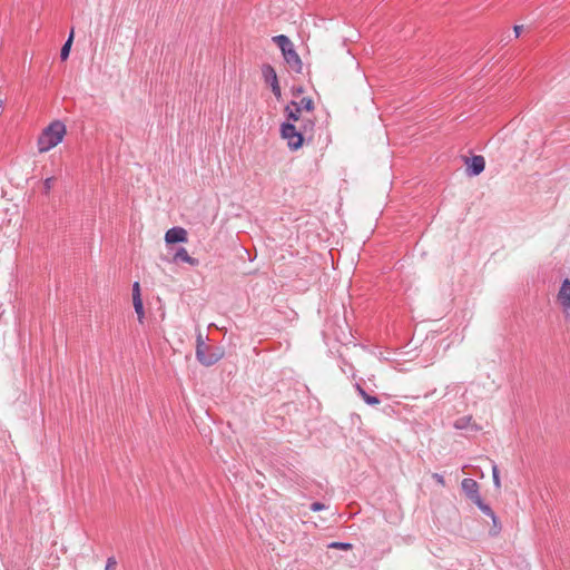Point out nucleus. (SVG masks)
Segmentation results:
<instances>
[{"instance_id":"1","label":"nucleus","mask_w":570,"mask_h":570,"mask_svg":"<svg viewBox=\"0 0 570 570\" xmlns=\"http://www.w3.org/2000/svg\"><path fill=\"white\" fill-rule=\"evenodd\" d=\"M67 134L66 125L60 120L50 122L39 135L37 140L38 151L48 153L58 146Z\"/></svg>"},{"instance_id":"2","label":"nucleus","mask_w":570,"mask_h":570,"mask_svg":"<svg viewBox=\"0 0 570 570\" xmlns=\"http://www.w3.org/2000/svg\"><path fill=\"white\" fill-rule=\"evenodd\" d=\"M314 121L306 119L305 122L297 128L294 124L285 122L281 127V136L287 141V146L292 150H297L303 146L304 136H313Z\"/></svg>"},{"instance_id":"3","label":"nucleus","mask_w":570,"mask_h":570,"mask_svg":"<svg viewBox=\"0 0 570 570\" xmlns=\"http://www.w3.org/2000/svg\"><path fill=\"white\" fill-rule=\"evenodd\" d=\"M273 41L277 43L282 50L284 59L289 68L295 72L301 73L303 71V62L298 53L295 51L293 42L284 35L275 36Z\"/></svg>"},{"instance_id":"4","label":"nucleus","mask_w":570,"mask_h":570,"mask_svg":"<svg viewBox=\"0 0 570 570\" xmlns=\"http://www.w3.org/2000/svg\"><path fill=\"white\" fill-rule=\"evenodd\" d=\"M206 348L203 335L199 333L197 336L196 357L202 364L209 366L216 363L222 357V354L207 355Z\"/></svg>"},{"instance_id":"5","label":"nucleus","mask_w":570,"mask_h":570,"mask_svg":"<svg viewBox=\"0 0 570 570\" xmlns=\"http://www.w3.org/2000/svg\"><path fill=\"white\" fill-rule=\"evenodd\" d=\"M262 73L265 82L271 86L273 94L279 100L282 97V91L278 85V79L275 69L269 65H265L262 69Z\"/></svg>"},{"instance_id":"6","label":"nucleus","mask_w":570,"mask_h":570,"mask_svg":"<svg viewBox=\"0 0 570 570\" xmlns=\"http://www.w3.org/2000/svg\"><path fill=\"white\" fill-rule=\"evenodd\" d=\"M557 299L562 306L564 315L570 317V279L566 278L562 282Z\"/></svg>"},{"instance_id":"7","label":"nucleus","mask_w":570,"mask_h":570,"mask_svg":"<svg viewBox=\"0 0 570 570\" xmlns=\"http://www.w3.org/2000/svg\"><path fill=\"white\" fill-rule=\"evenodd\" d=\"M188 240V233L183 227H173L165 234V242L167 244L186 243Z\"/></svg>"},{"instance_id":"8","label":"nucleus","mask_w":570,"mask_h":570,"mask_svg":"<svg viewBox=\"0 0 570 570\" xmlns=\"http://www.w3.org/2000/svg\"><path fill=\"white\" fill-rule=\"evenodd\" d=\"M462 490L465 495L473 502L478 498L479 494V484L473 479H464L461 483Z\"/></svg>"},{"instance_id":"9","label":"nucleus","mask_w":570,"mask_h":570,"mask_svg":"<svg viewBox=\"0 0 570 570\" xmlns=\"http://www.w3.org/2000/svg\"><path fill=\"white\" fill-rule=\"evenodd\" d=\"M466 164L470 175L473 176L480 175L485 167V160L482 156H473L466 161Z\"/></svg>"},{"instance_id":"10","label":"nucleus","mask_w":570,"mask_h":570,"mask_svg":"<svg viewBox=\"0 0 570 570\" xmlns=\"http://www.w3.org/2000/svg\"><path fill=\"white\" fill-rule=\"evenodd\" d=\"M291 105L296 108V112H312L314 110V101L311 97H303L299 101H292Z\"/></svg>"},{"instance_id":"11","label":"nucleus","mask_w":570,"mask_h":570,"mask_svg":"<svg viewBox=\"0 0 570 570\" xmlns=\"http://www.w3.org/2000/svg\"><path fill=\"white\" fill-rule=\"evenodd\" d=\"M177 261H181V262H185L191 266H197L198 265V259L191 257L187 249L184 248V247H180L176 254L174 255V262H177Z\"/></svg>"},{"instance_id":"12","label":"nucleus","mask_w":570,"mask_h":570,"mask_svg":"<svg viewBox=\"0 0 570 570\" xmlns=\"http://www.w3.org/2000/svg\"><path fill=\"white\" fill-rule=\"evenodd\" d=\"M132 304H134L135 312L137 314L138 322L142 324L144 320H145V309H144L142 298L141 297L134 298Z\"/></svg>"},{"instance_id":"13","label":"nucleus","mask_w":570,"mask_h":570,"mask_svg":"<svg viewBox=\"0 0 570 570\" xmlns=\"http://www.w3.org/2000/svg\"><path fill=\"white\" fill-rule=\"evenodd\" d=\"M286 111H287L288 120H292L293 122L303 120V124H304L305 120L307 119V118L303 117V112H296V108L293 107L292 105H288L286 107Z\"/></svg>"},{"instance_id":"14","label":"nucleus","mask_w":570,"mask_h":570,"mask_svg":"<svg viewBox=\"0 0 570 570\" xmlns=\"http://www.w3.org/2000/svg\"><path fill=\"white\" fill-rule=\"evenodd\" d=\"M72 40H73V30H71L68 40L66 41V43L61 48L60 57H61L62 60H66L69 57L71 45H72Z\"/></svg>"},{"instance_id":"15","label":"nucleus","mask_w":570,"mask_h":570,"mask_svg":"<svg viewBox=\"0 0 570 570\" xmlns=\"http://www.w3.org/2000/svg\"><path fill=\"white\" fill-rule=\"evenodd\" d=\"M357 391L367 404L376 405L380 403L377 397L368 395L361 386H357Z\"/></svg>"},{"instance_id":"16","label":"nucleus","mask_w":570,"mask_h":570,"mask_svg":"<svg viewBox=\"0 0 570 570\" xmlns=\"http://www.w3.org/2000/svg\"><path fill=\"white\" fill-rule=\"evenodd\" d=\"M473 503H475L485 514L492 517L493 520L495 519L493 511L489 505L483 503L481 497L474 500Z\"/></svg>"},{"instance_id":"17","label":"nucleus","mask_w":570,"mask_h":570,"mask_svg":"<svg viewBox=\"0 0 570 570\" xmlns=\"http://www.w3.org/2000/svg\"><path fill=\"white\" fill-rule=\"evenodd\" d=\"M328 547L333 549H341L344 551L352 549V544L346 542H332Z\"/></svg>"},{"instance_id":"18","label":"nucleus","mask_w":570,"mask_h":570,"mask_svg":"<svg viewBox=\"0 0 570 570\" xmlns=\"http://www.w3.org/2000/svg\"><path fill=\"white\" fill-rule=\"evenodd\" d=\"M492 475H493V482H494L495 488L500 489L501 488V481H500L499 470H498L497 465L492 466Z\"/></svg>"},{"instance_id":"19","label":"nucleus","mask_w":570,"mask_h":570,"mask_svg":"<svg viewBox=\"0 0 570 570\" xmlns=\"http://www.w3.org/2000/svg\"><path fill=\"white\" fill-rule=\"evenodd\" d=\"M140 297H141L140 284L138 282H135L132 285V299L140 298Z\"/></svg>"},{"instance_id":"20","label":"nucleus","mask_w":570,"mask_h":570,"mask_svg":"<svg viewBox=\"0 0 570 570\" xmlns=\"http://www.w3.org/2000/svg\"><path fill=\"white\" fill-rule=\"evenodd\" d=\"M117 567V561L114 557L107 559L105 570H115Z\"/></svg>"},{"instance_id":"21","label":"nucleus","mask_w":570,"mask_h":570,"mask_svg":"<svg viewBox=\"0 0 570 570\" xmlns=\"http://www.w3.org/2000/svg\"><path fill=\"white\" fill-rule=\"evenodd\" d=\"M432 478L441 485V487H444L445 485V480H444V476L439 474V473H433Z\"/></svg>"},{"instance_id":"22","label":"nucleus","mask_w":570,"mask_h":570,"mask_svg":"<svg viewBox=\"0 0 570 570\" xmlns=\"http://www.w3.org/2000/svg\"><path fill=\"white\" fill-rule=\"evenodd\" d=\"M52 178H47L43 183V186H45V191L48 194L51 189V186H52Z\"/></svg>"},{"instance_id":"23","label":"nucleus","mask_w":570,"mask_h":570,"mask_svg":"<svg viewBox=\"0 0 570 570\" xmlns=\"http://www.w3.org/2000/svg\"><path fill=\"white\" fill-rule=\"evenodd\" d=\"M311 509L313 511H320V510H323L324 509V504L320 503V502H314L312 505H311Z\"/></svg>"},{"instance_id":"24","label":"nucleus","mask_w":570,"mask_h":570,"mask_svg":"<svg viewBox=\"0 0 570 570\" xmlns=\"http://www.w3.org/2000/svg\"><path fill=\"white\" fill-rule=\"evenodd\" d=\"M522 28H523L522 26H515V27H514V32H515V36H517V37H519V36H520V32H521Z\"/></svg>"}]
</instances>
